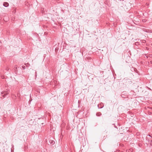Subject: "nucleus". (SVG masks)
Wrapping results in <instances>:
<instances>
[{"label": "nucleus", "mask_w": 152, "mask_h": 152, "mask_svg": "<svg viewBox=\"0 0 152 152\" xmlns=\"http://www.w3.org/2000/svg\"><path fill=\"white\" fill-rule=\"evenodd\" d=\"M46 142L48 145L50 144L51 145H53L55 143V142L54 140H52L50 139H49L48 140H47Z\"/></svg>", "instance_id": "nucleus-1"}, {"label": "nucleus", "mask_w": 152, "mask_h": 152, "mask_svg": "<svg viewBox=\"0 0 152 152\" xmlns=\"http://www.w3.org/2000/svg\"><path fill=\"white\" fill-rule=\"evenodd\" d=\"M9 94V90L8 89H6L5 91H2L1 92V94L4 97Z\"/></svg>", "instance_id": "nucleus-2"}, {"label": "nucleus", "mask_w": 152, "mask_h": 152, "mask_svg": "<svg viewBox=\"0 0 152 152\" xmlns=\"http://www.w3.org/2000/svg\"><path fill=\"white\" fill-rule=\"evenodd\" d=\"M125 94V92H123L122 93L121 96L122 98H125L127 97V95H124Z\"/></svg>", "instance_id": "nucleus-3"}, {"label": "nucleus", "mask_w": 152, "mask_h": 152, "mask_svg": "<svg viewBox=\"0 0 152 152\" xmlns=\"http://www.w3.org/2000/svg\"><path fill=\"white\" fill-rule=\"evenodd\" d=\"M9 5V4L7 2H4L3 3V6L5 7H8Z\"/></svg>", "instance_id": "nucleus-4"}, {"label": "nucleus", "mask_w": 152, "mask_h": 152, "mask_svg": "<svg viewBox=\"0 0 152 152\" xmlns=\"http://www.w3.org/2000/svg\"><path fill=\"white\" fill-rule=\"evenodd\" d=\"M98 107L99 108H102L103 107V104H99L98 105Z\"/></svg>", "instance_id": "nucleus-5"}, {"label": "nucleus", "mask_w": 152, "mask_h": 152, "mask_svg": "<svg viewBox=\"0 0 152 152\" xmlns=\"http://www.w3.org/2000/svg\"><path fill=\"white\" fill-rule=\"evenodd\" d=\"M14 69L15 70V73L17 74L18 72L17 68L16 67V66L14 67Z\"/></svg>", "instance_id": "nucleus-6"}, {"label": "nucleus", "mask_w": 152, "mask_h": 152, "mask_svg": "<svg viewBox=\"0 0 152 152\" xmlns=\"http://www.w3.org/2000/svg\"><path fill=\"white\" fill-rule=\"evenodd\" d=\"M148 142L151 145H152V140L149 141V139H148ZM151 140V138H150L149 140Z\"/></svg>", "instance_id": "nucleus-7"}, {"label": "nucleus", "mask_w": 152, "mask_h": 152, "mask_svg": "<svg viewBox=\"0 0 152 152\" xmlns=\"http://www.w3.org/2000/svg\"><path fill=\"white\" fill-rule=\"evenodd\" d=\"M135 45H140V43L139 42H136L135 43Z\"/></svg>", "instance_id": "nucleus-8"}, {"label": "nucleus", "mask_w": 152, "mask_h": 152, "mask_svg": "<svg viewBox=\"0 0 152 152\" xmlns=\"http://www.w3.org/2000/svg\"><path fill=\"white\" fill-rule=\"evenodd\" d=\"M5 70H6L7 71H8L9 72H10V71L11 70V69H10L9 68H6L5 69Z\"/></svg>", "instance_id": "nucleus-9"}, {"label": "nucleus", "mask_w": 152, "mask_h": 152, "mask_svg": "<svg viewBox=\"0 0 152 152\" xmlns=\"http://www.w3.org/2000/svg\"><path fill=\"white\" fill-rule=\"evenodd\" d=\"M96 115L97 116H100L101 115V113L100 112L98 113H96Z\"/></svg>", "instance_id": "nucleus-10"}, {"label": "nucleus", "mask_w": 152, "mask_h": 152, "mask_svg": "<svg viewBox=\"0 0 152 152\" xmlns=\"http://www.w3.org/2000/svg\"><path fill=\"white\" fill-rule=\"evenodd\" d=\"M148 58H152V54H149L148 55Z\"/></svg>", "instance_id": "nucleus-11"}, {"label": "nucleus", "mask_w": 152, "mask_h": 152, "mask_svg": "<svg viewBox=\"0 0 152 152\" xmlns=\"http://www.w3.org/2000/svg\"><path fill=\"white\" fill-rule=\"evenodd\" d=\"M142 42H141V43H145L146 42V41L144 40H142Z\"/></svg>", "instance_id": "nucleus-12"}, {"label": "nucleus", "mask_w": 152, "mask_h": 152, "mask_svg": "<svg viewBox=\"0 0 152 152\" xmlns=\"http://www.w3.org/2000/svg\"><path fill=\"white\" fill-rule=\"evenodd\" d=\"M22 68L23 69H25L26 67L24 66H22Z\"/></svg>", "instance_id": "nucleus-13"}, {"label": "nucleus", "mask_w": 152, "mask_h": 152, "mask_svg": "<svg viewBox=\"0 0 152 152\" xmlns=\"http://www.w3.org/2000/svg\"><path fill=\"white\" fill-rule=\"evenodd\" d=\"M145 55L146 56V58H148V56H147L146 54H145Z\"/></svg>", "instance_id": "nucleus-14"}, {"label": "nucleus", "mask_w": 152, "mask_h": 152, "mask_svg": "<svg viewBox=\"0 0 152 152\" xmlns=\"http://www.w3.org/2000/svg\"><path fill=\"white\" fill-rule=\"evenodd\" d=\"M35 75L36 76L37 75V73L36 72H35Z\"/></svg>", "instance_id": "nucleus-15"}, {"label": "nucleus", "mask_w": 152, "mask_h": 152, "mask_svg": "<svg viewBox=\"0 0 152 152\" xmlns=\"http://www.w3.org/2000/svg\"><path fill=\"white\" fill-rule=\"evenodd\" d=\"M146 49L148 50V48H147V47H146Z\"/></svg>", "instance_id": "nucleus-16"}, {"label": "nucleus", "mask_w": 152, "mask_h": 152, "mask_svg": "<svg viewBox=\"0 0 152 152\" xmlns=\"http://www.w3.org/2000/svg\"><path fill=\"white\" fill-rule=\"evenodd\" d=\"M151 135H149V136H150V137H152Z\"/></svg>", "instance_id": "nucleus-17"}, {"label": "nucleus", "mask_w": 152, "mask_h": 152, "mask_svg": "<svg viewBox=\"0 0 152 152\" xmlns=\"http://www.w3.org/2000/svg\"><path fill=\"white\" fill-rule=\"evenodd\" d=\"M151 64H152V61H150Z\"/></svg>", "instance_id": "nucleus-18"}, {"label": "nucleus", "mask_w": 152, "mask_h": 152, "mask_svg": "<svg viewBox=\"0 0 152 152\" xmlns=\"http://www.w3.org/2000/svg\"><path fill=\"white\" fill-rule=\"evenodd\" d=\"M147 139H148V137H147L146 138V140H147Z\"/></svg>", "instance_id": "nucleus-19"}, {"label": "nucleus", "mask_w": 152, "mask_h": 152, "mask_svg": "<svg viewBox=\"0 0 152 152\" xmlns=\"http://www.w3.org/2000/svg\"><path fill=\"white\" fill-rule=\"evenodd\" d=\"M149 89L150 90H151V89H150V88H149Z\"/></svg>", "instance_id": "nucleus-20"}, {"label": "nucleus", "mask_w": 152, "mask_h": 152, "mask_svg": "<svg viewBox=\"0 0 152 152\" xmlns=\"http://www.w3.org/2000/svg\"><path fill=\"white\" fill-rule=\"evenodd\" d=\"M151 45L152 46V43L151 44Z\"/></svg>", "instance_id": "nucleus-21"}]
</instances>
